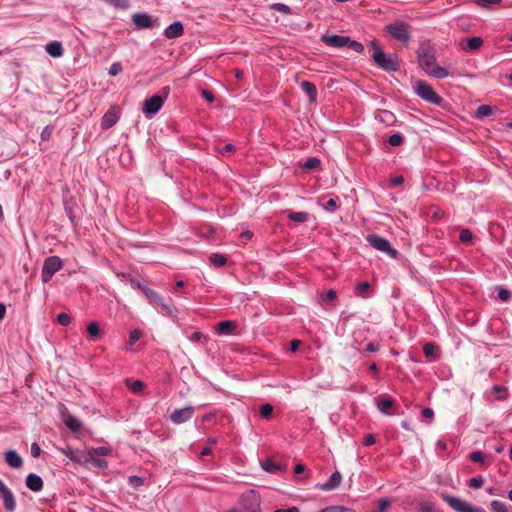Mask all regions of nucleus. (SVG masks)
Instances as JSON below:
<instances>
[{"instance_id": "1", "label": "nucleus", "mask_w": 512, "mask_h": 512, "mask_svg": "<svg viewBox=\"0 0 512 512\" xmlns=\"http://www.w3.org/2000/svg\"><path fill=\"white\" fill-rule=\"evenodd\" d=\"M416 54L419 66L427 75L436 79H444L449 76L446 68L437 65L435 48L430 40L420 42Z\"/></svg>"}, {"instance_id": "2", "label": "nucleus", "mask_w": 512, "mask_h": 512, "mask_svg": "<svg viewBox=\"0 0 512 512\" xmlns=\"http://www.w3.org/2000/svg\"><path fill=\"white\" fill-rule=\"evenodd\" d=\"M138 287L142 290L146 298L149 300V303L160 308V312L168 317H176L178 314V309L172 304V300L169 299L166 301L160 294L156 291L142 285H138Z\"/></svg>"}, {"instance_id": "3", "label": "nucleus", "mask_w": 512, "mask_h": 512, "mask_svg": "<svg viewBox=\"0 0 512 512\" xmlns=\"http://www.w3.org/2000/svg\"><path fill=\"white\" fill-rule=\"evenodd\" d=\"M372 59L377 67L384 71L396 72L399 70L400 63L398 56L395 54L387 55L382 48H377V50L373 52Z\"/></svg>"}, {"instance_id": "4", "label": "nucleus", "mask_w": 512, "mask_h": 512, "mask_svg": "<svg viewBox=\"0 0 512 512\" xmlns=\"http://www.w3.org/2000/svg\"><path fill=\"white\" fill-rule=\"evenodd\" d=\"M169 92L170 88L164 87L160 94H155L150 98H146L142 105V112L146 116H152L158 113L167 99Z\"/></svg>"}, {"instance_id": "5", "label": "nucleus", "mask_w": 512, "mask_h": 512, "mask_svg": "<svg viewBox=\"0 0 512 512\" xmlns=\"http://www.w3.org/2000/svg\"><path fill=\"white\" fill-rule=\"evenodd\" d=\"M409 24L403 21H395L385 26L384 30L393 39L407 45L411 39L409 32Z\"/></svg>"}, {"instance_id": "6", "label": "nucleus", "mask_w": 512, "mask_h": 512, "mask_svg": "<svg viewBox=\"0 0 512 512\" xmlns=\"http://www.w3.org/2000/svg\"><path fill=\"white\" fill-rule=\"evenodd\" d=\"M366 241L372 248L386 253L393 259H397L399 256V252L392 248L390 242L378 234H368L366 236Z\"/></svg>"}, {"instance_id": "7", "label": "nucleus", "mask_w": 512, "mask_h": 512, "mask_svg": "<svg viewBox=\"0 0 512 512\" xmlns=\"http://www.w3.org/2000/svg\"><path fill=\"white\" fill-rule=\"evenodd\" d=\"M63 267V262L58 256H49L44 260L42 271H41V279L43 283L49 282L54 274L61 270Z\"/></svg>"}, {"instance_id": "8", "label": "nucleus", "mask_w": 512, "mask_h": 512, "mask_svg": "<svg viewBox=\"0 0 512 512\" xmlns=\"http://www.w3.org/2000/svg\"><path fill=\"white\" fill-rule=\"evenodd\" d=\"M441 498L456 512H485L482 508L474 507L468 502L447 493H442Z\"/></svg>"}, {"instance_id": "9", "label": "nucleus", "mask_w": 512, "mask_h": 512, "mask_svg": "<svg viewBox=\"0 0 512 512\" xmlns=\"http://www.w3.org/2000/svg\"><path fill=\"white\" fill-rule=\"evenodd\" d=\"M415 92L420 98L429 103L435 105H440L442 103V98L435 92L432 86L427 84L425 81H417Z\"/></svg>"}, {"instance_id": "10", "label": "nucleus", "mask_w": 512, "mask_h": 512, "mask_svg": "<svg viewBox=\"0 0 512 512\" xmlns=\"http://www.w3.org/2000/svg\"><path fill=\"white\" fill-rule=\"evenodd\" d=\"M111 450L107 447L100 446L97 448H93L89 450V457L92 463L98 468H106L107 461L103 459V457L109 455Z\"/></svg>"}, {"instance_id": "11", "label": "nucleus", "mask_w": 512, "mask_h": 512, "mask_svg": "<svg viewBox=\"0 0 512 512\" xmlns=\"http://www.w3.org/2000/svg\"><path fill=\"white\" fill-rule=\"evenodd\" d=\"M195 412L194 407L186 406L184 408L175 409L169 416L174 424H182L190 420Z\"/></svg>"}, {"instance_id": "12", "label": "nucleus", "mask_w": 512, "mask_h": 512, "mask_svg": "<svg viewBox=\"0 0 512 512\" xmlns=\"http://www.w3.org/2000/svg\"><path fill=\"white\" fill-rule=\"evenodd\" d=\"M132 21L138 29H151L158 24V20L154 19L147 13H136L132 16Z\"/></svg>"}, {"instance_id": "13", "label": "nucleus", "mask_w": 512, "mask_h": 512, "mask_svg": "<svg viewBox=\"0 0 512 512\" xmlns=\"http://www.w3.org/2000/svg\"><path fill=\"white\" fill-rule=\"evenodd\" d=\"M0 497L3 500L4 508L12 512L16 509V500L12 491L6 486V484L0 479Z\"/></svg>"}, {"instance_id": "14", "label": "nucleus", "mask_w": 512, "mask_h": 512, "mask_svg": "<svg viewBox=\"0 0 512 512\" xmlns=\"http://www.w3.org/2000/svg\"><path fill=\"white\" fill-rule=\"evenodd\" d=\"M120 118V112L117 106H112L110 109L103 115L101 120V128L103 130L110 129L113 127Z\"/></svg>"}, {"instance_id": "15", "label": "nucleus", "mask_w": 512, "mask_h": 512, "mask_svg": "<svg viewBox=\"0 0 512 512\" xmlns=\"http://www.w3.org/2000/svg\"><path fill=\"white\" fill-rule=\"evenodd\" d=\"M348 36L343 35H322L321 41L329 47L344 48L346 47Z\"/></svg>"}, {"instance_id": "16", "label": "nucleus", "mask_w": 512, "mask_h": 512, "mask_svg": "<svg viewBox=\"0 0 512 512\" xmlns=\"http://www.w3.org/2000/svg\"><path fill=\"white\" fill-rule=\"evenodd\" d=\"M341 481H342V476H341L340 472L335 471L330 476L328 481H326L325 483L317 484V487L323 491H331V490L338 488L341 484Z\"/></svg>"}, {"instance_id": "17", "label": "nucleus", "mask_w": 512, "mask_h": 512, "mask_svg": "<svg viewBox=\"0 0 512 512\" xmlns=\"http://www.w3.org/2000/svg\"><path fill=\"white\" fill-rule=\"evenodd\" d=\"M164 36L167 39L179 38L184 34V27L180 21L173 22L164 30Z\"/></svg>"}, {"instance_id": "18", "label": "nucleus", "mask_w": 512, "mask_h": 512, "mask_svg": "<svg viewBox=\"0 0 512 512\" xmlns=\"http://www.w3.org/2000/svg\"><path fill=\"white\" fill-rule=\"evenodd\" d=\"M237 324L234 321L226 320L216 324L215 332L218 335H232L235 333Z\"/></svg>"}, {"instance_id": "19", "label": "nucleus", "mask_w": 512, "mask_h": 512, "mask_svg": "<svg viewBox=\"0 0 512 512\" xmlns=\"http://www.w3.org/2000/svg\"><path fill=\"white\" fill-rule=\"evenodd\" d=\"M25 483H26V486L33 492H39L43 488L42 478L35 473L28 474V476L26 477Z\"/></svg>"}, {"instance_id": "20", "label": "nucleus", "mask_w": 512, "mask_h": 512, "mask_svg": "<svg viewBox=\"0 0 512 512\" xmlns=\"http://www.w3.org/2000/svg\"><path fill=\"white\" fill-rule=\"evenodd\" d=\"M5 462L12 468L19 469L23 465L22 458L15 450H8L5 453Z\"/></svg>"}, {"instance_id": "21", "label": "nucleus", "mask_w": 512, "mask_h": 512, "mask_svg": "<svg viewBox=\"0 0 512 512\" xmlns=\"http://www.w3.org/2000/svg\"><path fill=\"white\" fill-rule=\"evenodd\" d=\"M300 87L307 94L310 103H315L317 101V88L314 83L302 81L300 83Z\"/></svg>"}, {"instance_id": "22", "label": "nucleus", "mask_w": 512, "mask_h": 512, "mask_svg": "<svg viewBox=\"0 0 512 512\" xmlns=\"http://www.w3.org/2000/svg\"><path fill=\"white\" fill-rule=\"evenodd\" d=\"M377 408L381 413L390 414L389 409L393 407L394 400L390 396H383L375 399Z\"/></svg>"}, {"instance_id": "23", "label": "nucleus", "mask_w": 512, "mask_h": 512, "mask_svg": "<svg viewBox=\"0 0 512 512\" xmlns=\"http://www.w3.org/2000/svg\"><path fill=\"white\" fill-rule=\"evenodd\" d=\"M45 50L46 52L54 57V58H58V57H61L64 53V50H63V47H62V44L61 42L59 41H52V42H49L46 46H45Z\"/></svg>"}, {"instance_id": "24", "label": "nucleus", "mask_w": 512, "mask_h": 512, "mask_svg": "<svg viewBox=\"0 0 512 512\" xmlns=\"http://www.w3.org/2000/svg\"><path fill=\"white\" fill-rule=\"evenodd\" d=\"M261 466L264 471L268 473H274L278 474L281 473L284 470V467H282L280 464L274 462L272 459H266L261 463Z\"/></svg>"}, {"instance_id": "25", "label": "nucleus", "mask_w": 512, "mask_h": 512, "mask_svg": "<svg viewBox=\"0 0 512 512\" xmlns=\"http://www.w3.org/2000/svg\"><path fill=\"white\" fill-rule=\"evenodd\" d=\"M483 45L481 37H471L466 40V44L462 46L464 51H476Z\"/></svg>"}, {"instance_id": "26", "label": "nucleus", "mask_w": 512, "mask_h": 512, "mask_svg": "<svg viewBox=\"0 0 512 512\" xmlns=\"http://www.w3.org/2000/svg\"><path fill=\"white\" fill-rule=\"evenodd\" d=\"M375 118L387 125L393 124L395 122V115L388 110H379L376 113Z\"/></svg>"}, {"instance_id": "27", "label": "nucleus", "mask_w": 512, "mask_h": 512, "mask_svg": "<svg viewBox=\"0 0 512 512\" xmlns=\"http://www.w3.org/2000/svg\"><path fill=\"white\" fill-rule=\"evenodd\" d=\"M64 423L73 432H78L82 427L81 422L71 414L65 416Z\"/></svg>"}, {"instance_id": "28", "label": "nucleus", "mask_w": 512, "mask_h": 512, "mask_svg": "<svg viewBox=\"0 0 512 512\" xmlns=\"http://www.w3.org/2000/svg\"><path fill=\"white\" fill-rule=\"evenodd\" d=\"M87 332L91 339L96 340L101 336L99 323L97 321H91L87 325Z\"/></svg>"}, {"instance_id": "29", "label": "nucleus", "mask_w": 512, "mask_h": 512, "mask_svg": "<svg viewBox=\"0 0 512 512\" xmlns=\"http://www.w3.org/2000/svg\"><path fill=\"white\" fill-rule=\"evenodd\" d=\"M321 161L316 157L307 158L301 165L304 170L310 171L320 167Z\"/></svg>"}, {"instance_id": "30", "label": "nucleus", "mask_w": 512, "mask_h": 512, "mask_svg": "<svg viewBox=\"0 0 512 512\" xmlns=\"http://www.w3.org/2000/svg\"><path fill=\"white\" fill-rule=\"evenodd\" d=\"M288 219L293 222L304 223L309 219L307 212H289Z\"/></svg>"}, {"instance_id": "31", "label": "nucleus", "mask_w": 512, "mask_h": 512, "mask_svg": "<svg viewBox=\"0 0 512 512\" xmlns=\"http://www.w3.org/2000/svg\"><path fill=\"white\" fill-rule=\"evenodd\" d=\"M369 288H370V284L368 282H366V281L359 282L355 286V294L357 296H359V297L367 298L368 297Z\"/></svg>"}, {"instance_id": "32", "label": "nucleus", "mask_w": 512, "mask_h": 512, "mask_svg": "<svg viewBox=\"0 0 512 512\" xmlns=\"http://www.w3.org/2000/svg\"><path fill=\"white\" fill-rule=\"evenodd\" d=\"M436 346L433 343H425L423 346V354L426 358L429 359V361H434L436 358L435 355Z\"/></svg>"}, {"instance_id": "33", "label": "nucleus", "mask_w": 512, "mask_h": 512, "mask_svg": "<svg viewBox=\"0 0 512 512\" xmlns=\"http://www.w3.org/2000/svg\"><path fill=\"white\" fill-rule=\"evenodd\" d=\"M126 385L134 393H140L143 391L145 384L141 380H126Z\"/></svg>"}, {"instance_id": "34", "label": "nucleus", "mask_w": 512, "mask_h": 512, "mask_svg": "<svg viewBox=\"0 0 512 512\" xmlns=\"http://www.w3.org/2000/svg\"><path fill=\"white\" fill-rule=\"evenodd\" d=\"M493 112V109L490 105H480L477 110H476V113H475V116L479 119H483L485 117H488L492 114Z\"/></svg>"}, {"instance_id": "35", "label": "nucleus", "mask_w": 512, "mask_h": 512, "mask_svg": "<svg viewBox=\"0 0 512 512\" xmlns=\"http://www.w3.org/2000/svg\"><path fill=\"white\" fill-rule=\"evenodd\" d=\"M210 262L216 267H222L227 263V258L222 254H211L209 256Z\"/></svg>"}, {"instance_id": "36", "label": "nucleus", "mask_w": 512, "mask_h": 512, "mask_svg": "<svg viewBox=\"0 0 512 512\" xmlns=\"http://www.w3.org/2000/svg\"><path fill=\"white\" fill-rule=\"evenodd\" d=\"M270 8L274 11H277V12H280L282 14H286V15H291L292 14V9L284 4V3H273L270 5Z\"/></svg>"}, {"instance_id": "37", "label": "nucleus", "mask_w": 512, "mask_h": 512, "mask_svg": "<svg viewBox=\"0 0 512 512\" xmlns=\"http://www.w3.org/2000/svg\"><path fill=\"white\" fill-rule=\"evenodd\" d=\"M346 47L357 53H362L364 51L363 44L358 41L352 40L350 37L347 38Z\"/></svg>"}, {"instance_id": "38", "label": "nucleus", "mask_w": 512, "mask_h": 512, "mask_svg": "<svg viewBox=\"0 0 512 512\" xmlns=\"http://www.w3.org/2000/svg\"><path fill=\"white\" fill-rule=\"evenodd\" d=\"M469 459L475 463L487 466L485 462V456L481 451H473L469 454Z\"/></svg>"}, {"instance_id": "39", "label": "nucleus", "mask_w": 512, "mask_h": 512, "mask_svg": "<svg viewBox=\"0 0 512 512\" xmlns=\"http://www.w3.org/2000/svg\"><path fill=\"white\" fill-rule=\"evenodd\" d=\"M388 144L397 147L404 143V137L398 133L392 134L387 140Z\"/></svg>"}, {"instance_id": "40", "label": "nucleus", "mask_w": 512, "mask_h": 512, "mask_svg": "<svg viewBox=\"0 0 512 512\" xmlns=\"http://www.w3.org/2000/svg\"><path fill=\"white\" fill-rule=\"evenodd\" d=\"M259 413L263 418H269L273 413V406L271 404H263L259 408Z\"/></svg>"}, {"instance_id": "41", "label": "nucleus", "mask_w": 512, "mask_h": 512, "mask_svg": "<svg viewBox=\"0 0 512 512\" xmlns=\"http://www.w3.org/2000/svg\"><path fill=\"white\" fill-rule=\"evenodd\" d=\"M492 512H508L506 505L498 500H494L490 504Z\"/></svg>"}, {"instance_id": "42", "label": "nucleus", "mask_w": 512, "mask_h": 512, "mask_svg": "<svg viewBox=\"0 0 512 512\" xmlns=\"http://www.w3.org/2000/svg\"><path fill=\"white\" fill-rule=\"evenodd\" d=\"M142 336V332L138 329H134L129 333L128 346H133Z\"/></svg>"}, {"instance_id": "43", "label": "nucleus", "mask_w": 512, "mask_h": 512, "mask_svg": "<svg viewBox=\"0 0 512 512\" xmlns=\"http://www.w3.org/2000/svg\"><path fill=\"white\" fill-rule=\"evenodd\" d=\"M459 239L462 243H470L473 239V234L469 229H462L459 234Z\"/></svg>"}, {"instance_id": "44", "label": "nucleus", "mask_w": 512, "mask_h": 512, "mask_svg": "<svg viewBox=\"0 0 512 512\" xmlns=\"http://www.w3.org/2000/svg\"><path fill=\"white\" fill-rule=\"evenodd\" d=\"M484 479L481 476L473 477L469 479L468 485L470 488L479 489L483 486Z\"/></svg>"}, {"instance_id": "45", "label": "nucleus", "mask_w": 512, "mask_h": 512, "mask_svg": "<svg viewBox=\"0 0 512 512\" xmlns=\"http://www.w3.org/2000/svg\"><path fill=\"white\" fill-rule=\"evenodd\" d=\"M391 502L387 498H381L378 501V508L376 510H373L371 512H386L388 507L390 506Z\"/></svg>"}, {"instance_id": "46", "label": "nucleus", "mask_w": 512, "mask_h": 512, "mask_svg": "<svg viewBox=\"0 0 512 512\" xmlns=\"http://www.w3.org/2000/svg\"><path fill=\"white\" fill-rule=\"evenodd\" d=\"M57 322L62 326H68L71 323V317L65 312H61L57 315Z\"/></svg>"}, {"instance_id": "47", "label": "nucleus", "mask_w": 512, "mask_h": 512, "mask_svg": "<svg viewBox=\"0 0 512 512\" xmlns=\"http://www.w3.org/2000/svg\"><path fill=\"white\" fill-rule=\"evenodd\" d=\"M54 127L51 125H47L43 128L40 137L42 141H48L53 133Z\"/></svg>"}, {"instance_id": "48", "label": "nucleus", "mask_w": 512, "mask_h": 512, "mask_svg": "<svg viewBox=\"0 0 512 512\" xmlns=\"http://www.w3.org/2000/svg\"><path fill=\"white\" fill-rule=\"evenodd\" d=\"M123 70V66L120 62H114L110 68H109V71H108V74L110 76H116L118 75L121 71Z\"/></svg>"}, {"instance_id": "49", "label": "nucleus", "mask_w": 512, "mask_h": 512, "mask_svg": "<svg viewBox=\"0 0 512 512\" xmlns=\"http://www.w3.org/2000/svg\"><path fill=\"white\" fill-rule=\"evenodd\" d=\"M128 480L129 484L132 485L134 488H139L144 483L143 479L136 475L130 476Z\"/></svg>"}, {"instance_id": "50", "label": "nucleus", "mask_w": 512, "mask_h": 512, "mask_svg": "<svg viewBox=\"0 0 512 512\" xmlns=\"http://www.w3.org/2000/svg\"><path fill=\"white\" fill-rule=\"evenodd\" d=\"M497 296L502 301H508L511 297V293L507 289L500 288Z\"/></svg>"}, {"instance_id": "51", "label": "nucleus", "mask_w": 512, "mask_h": 512, "mask_svg": "<svg viewBox=\"0 0 512 512\" xmlns=\"http://www.w3.org/2000/svg\"><path fill=\"white\" fill-rule=\"evenodd\" d=\"M324 208L327 210V211H330V212H333L337 209V200L336 199H329L325 204H324Z\"/></svg>"}, {"instance_id": "52", "label": "nucleus", "mask_w": 512, "mask_h": 512, "mask_svg": "<svg viewBox=\"0 0 512 512\" xmlns=\"http://www.w3.org/2000/svg\"><path fill=\"white\" fill-rule=\"evenodd\" d=\"M376 443V437L373 434H367L364 437L363 445L364 446H371Z\"/></svg>"}, {"instance_id": "53", "label": "nucleus", "mask_w": 512, "mask_h": 512, "mask_svg": "<svg viewBox=\"0 0 512 512\" xmlns=\"http://www.w3.org/2000/svg\"><path fill=\"white\" fill-rule=\"evenodd\" d=\"M421 413H422V417L425 419L432 420L434 418V411L432 408L426 407V408L422 409Z\"/></svg>"}, {"instance_id": "54", "label": "nucleus", "mask_w": 512, "mask_h": 512, "mask_svg": "<svg viewBox=\"0 0 512 512\" xmlns=\"http://www.w3.org/2000/svg\"><path fill=\"white\" fill-rule=\"evenodd\" d=\"M30 451H31V456L34 457V458L39 457L40 454H41V448H40V446L37 443H33L31 445Z\"/></svg>"}, {"instance_id": "55", "label": "nucleus", "mask_w": 512, "mask_h": 512, "mask_svg": "<svg viewBox=\"0 0 512 512\" xmlns=\"http://www.w3.org/2000/svg\"><path fill=\"white\" fill-rule=\"evenodd\" d=\"M202 97L208 101L209 103H212L215 100L213 92L209 90H203L202 91Z\"/></svg>"}, {"instance_id": "56", "label": "nucleus", "mask_w": 512, "mask_h": 512, "mask_svg": "<svg viewBox=\"0 0 512 512\" xmlns=\"http://www.w3.org/2000/svg\"><path fill=\"white\" fill-rule=\"evenodd\" d=\"M235 151V146L233 144H226L222 150H221V153L222 154H225V155H230L232 154L233 152Z\"/></svg>"}, {"instance_id": "57", "label": "nucleus", "mask_w": 512, "mask_h": 512, "mask_svg": "<svg viewBox=\"0 0 512 512\" xmlns=\"http://www.w3.org/2000/svg\"><path fill=\"white\" fill-rule=\"evenodd\" d=\"M378 349H379V346H378V345H376V344H375V343H373V342H369V343L366 345V347H365V351L370 352V353H375V352H377V351H378Z\"/></svg>"}, {"instance_id": "58", "label": "nucleus", "mask_w": 512, "mask_h": 512, "mask_svg": "<svg viewBox=\"0 0 512 512\" xmlns=\"http://www.w3.org/2000/svg\"><path fill=\"white\" fill-rule=\"evenodd\" d=\"M203 337V334L199 331H195L193 332L190 336H189V339L193 342H199Z\"/></svg>"}, {"instance_id": "59", "label": "nucleus", "mask_w": 512, "mask_h": 512, "mask_svg": "<svg viewBox=\"0 0 512 512\" xmlns=\"http://www.w3.org/2000/svg\"><path fill=\"white\" fill-rule=\"evenodd\" d=\"M404 178L402 176H395L391 179V185L396 187L403 183Z\"/></svg>"}, {"instance_id": "60", "label": "nucleus", "mask_w": 512, "mask_h": 512, "mask_svg": "<svg viewBox=\"0 0 512 512\" xmlns=\"http://www.w3.org/2000/svg\"><path fill=\"white\" fill-rule=\"evenodd\" d=\"M337 298V293L335 290L330 289L326 293V300L328 301H334Z\"/></svg>"}, {"instance_id": "61", "label": "nucleus", "mask_w": 512, "mask_h": 512, "mask_svg": "<svg viewBox=\"0 0 512 512\" xmlns=\"http://www.w3.org/2000/svg\"><path fill=\"white\" fill-rule=\"evenodd\" d=\"M301 345V341L300 340H297V339H294L290 342V351L291 352H295L299 346Z\"/></svg>"}, {"instance_id": "62", "label": "nucleus", "mask_w": 512, "mask_h": 512, "mask_svg": "<svg viewBox=\"0 0 512 512\" xmlns=\"http://www.w3.org/2000/svg\"><path fill=\"white\" fill-rule=\"evenodd\" d=\"M477 3L481 4V5H484V6H488V5H492V4H499L502 0H476Z\"/></svg>"}, {"instance_id": "63", "label": "nucleus", "mask_w": 512, "mask_h": 512, "mask_svg": "<svg viewBox=\"0 0 512 512\" xmlns=\"http://www.w3.org/2000/svg\"><path fill=\"white\" fill-rule=\"evenodd\" d=\"M420 510L421 512H433V507L428 503H423L420 505Z\"/></svg>"}, {"instance_id": "64", "label": "nucleus", "mask_w": 512, "mask_h": 512, "mask_svg": "<svg viewBox=\"0 0 512 512\" xmlns=\"http://www.w3.org/2000/svg\"><path fill=\"white\" fill-rule=\"evenodd\" d=\"M274 512H299V509L296 506H292L288 509H276Z\"/></svg>"}]
</instances>
